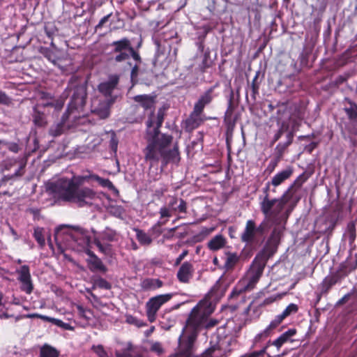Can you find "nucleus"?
<instances>
[{
	"label": "nucleus",
	"mask_w": 357,
	"mask_h": 357,
	"mask_svg": "<svg viewBox=\"0 0 357 357\" xmlns=\"http://www.w3.org/2000/svg\"><path fill=\"white\" fill-rule=\"evenodd\" d=\"M163 118L158 115V126L151 130L152 121L149 120L146 122L148 127L146 141L147 145L144 149V155L146 161L150 162L153 165L158 162L160 159L162 160L165 165L167 163L178 164L180 160V154L177 143L174 144L172 149L167 150L168 146L172 143L173 137L172 135L161 133L159 130L162 123Z\"/></svg>",
	"instance_id": "obj_1"
},
{
	"label": "nucleus",
	"mask_w": 357,
	"mask_h": 357,
	"mask_svg": "<svg viewBox=\"0 0 357 357\" xmlns=\"http://www.w3.org/2000/svg\"><path fill=\"white\" fill-rule=\"evenodd\" d=\"M48 190L54 197L63 201L77 204L84 206L91 204L96 197V192L89 188H79L73 181L61 178L51 182L47 185Z\"/></svg>",
	"instance_id": "obj_2"
},
{
	"label": "nucleus",
	"mask_w": 357,
	"mask_h": 357,
	"mask_svg": "<svg viewBox=\"0 0 357 357\" xmlns=\"http://www.w3.org/2000/svg\"><path fill=\"white\" fill-rule=\"evenodd\" d=\"M303 181L299 178L294 181L285 192L278 199H271L270 195H265L261 198L260 208L265 217L273 224H280L282 217H279L285 204L291 199L296 189L299 188Z\"/></svg>",
	"instance_id": "obj_3"
},
{
	"label": "nucleus",
	"mask_w": 357,
	"mask_h": 357,
	"mask_svg": "<svg viewBox=\"0 0 357 357\" xmlns=\"http://www.w3.org/2000/svg\"><path fill=\"white\" fill-rule=\"evenodd\" d=\"M54 239L61 252L63 251L62 244L72 249L75 248V244L84 248L91 241L85 229L79 227H70L67 225H61L56 229Z\"/></svg>",
	"instance_id": "obj_4"
},
{
	"label": "nucleus",
	"mask_w": 357,
	"mask_h": 357,
	"mask_svg": "<svg viewBox=\"0 0 357 357\" xmlns=\"http://www.w3.org/2000/svg\"><path fill=\"white\" fill-rule=\"evenodd\" d=\"M214 307L211 302L204 299L200 301L194 307L187 320V327L194 331H198L201 328H211L218 324L215 319H209L208 317L213 313Z\"/></svg>",
	"instance_id": "obj_5"
},
{
	"label": "nucleus",
	"mask_w": 357,
	"mask_h": 357,
	"mask_svg": "<svg viewBox=\"0 0 357 357\" xmlns=\"http://www.w3.org/2000/svg\"><path fill=\"white\" fill-rule=\"evenodd\" d=\"M264 267L265 263L264 261L255 259L245 277L234 288L230 297L235 298L245 291L252 290L261 277Z\"/></svg>",
	"instance_id": "obj_6"
},
{
	"label": "nucleus",
	"mask_w": 357,
	"mask_h": 357,
	"mask_svg": "<svg viewBox=\"0 0 357 357\" xmlns=\"http://www.w3.org/2000/svg\"><path fill=\"white\" fill-rule=\"evenodd\" d=\"M265 229V222H262L259 225L257 226L256 222L253 220H248L245 223L243 232L241 234V240L247 245L257 243L264 235Z\"/></svg>",
	"instance_id": "obj_7"
},
{
	"label": "nucleus",
	"mask_w": 357,
	"mask_h": 357,
	"mask_svg": "<svg viewBox=\"0 0 357 357\" xmlns=\"http://www.w3.org/2000/svg\"><path fill=\"white\" fill-rule=\"evenodd\" d=\"M113 47L112 54H114L112 59L118 63L123 62L129 59V52L132 50L131 43L127 38L116 40L110 44Z\"/></svg>",
	"instance_id": "obj_8"
},
{
	"label": "nucleus",
	"mask_w": 357,
	"mask_h": 357,
	"mask_svg": "<svg viewBox=\"0 0 357 357\" xmlns=\"http://www.w3.org/2000/svg\"><path fill=\"white\" fill-rule=\"evenodd\" d=\"M86 98V86L85 83L76 86L68 105L67 113L72 114L75 110L81 111L84 107Z\"/></svg>",
	"instance_id": "obj_9"
},
{
	"label": "nucleus",
	"mask_w": 357,
	"mask_h": 357,
	"mask_svg": "<svg viewBox=\"0 0 357 357\" xmlns=\"http://www.w3.org/2000/svg\"><path fill=\"white\" fill-rule=\"evenodd\" d=\"M172 294H160L152 297L146 303V313L150 321H153L160 307L172 298Z\"/></svg>",
	"instance_id": "obj_10"
},
{
	"label": "nucleus",
	"mask_w": 357,
	"mask_h": 357,
	"mask_svg": "<svg viewBox=\"0 0 357 357\" xmlns=\"http://www.w3.org/2000/svg\"><path fill=\"white\" fill-rule=\"evenodd\" d=\"M17 272L19 274L18 280L22 283V291L26 292L27 294H30L33 291V285L31 281L29 266L24 265L21 266Z\"/></svg>",
	"instance_id": "obj_11"
},
{
	"label": "nucleus",
	"mask_w": 357,
	"mask_h": 357,
	"mask_svg": "<svg viewBox=\"0 0 357 357\" xmlns=\"http://www.w3.org/2000/svg\"><path fill=\"white\" fill-rule=\"evenodd\" d=\"M348 103L349 106L344 109L350 121L347 129L350 133L357 135V105L351 100H348Z\"/></svg>",
	"instance_id": "obj_12"
},
{
	"label": "nucleus",
	"mask_w": 357,
	"mask_h": 357,
	"mask_svg": "<svg viewBox=\"0 0 357 357\" xmlns=\"http://www.w3.org/2000/svg\"><path fill=\"white\" fill-rule=\"evenodd\" d=\"M197 338V331L192 329L186 340L180 344V353L176 357H191L193 344Z\"/></svg>",
	"instance_id": "obj_13"
},
{
	"label": "nucleus",
	"mask_w": 357,
	"mask_h": 357,
	"mask_svg": "<svg viewBox=\"0 0 357 357\" xmlns=\"http://www.w3.org/2000/svg\"><path fill=\"white\" fill-rule=\"evenodd\" d=\"M114 101L115 98H109L107 99L100 98L98 105H94V109L93 111L100 119H106L109 116V109Z\"/></svg>",
	"instance_id": "obj_14"
},
{
	"label": "nucleus",
	"mask_w": 357,
	"mask_h": 357,
	"mask_svg": "<svg viewBox=\"0 0 357 357\" xmlns=\"http://www.w3.org/2000/svg\"><path fill=\"white\" fill-rule=\"evenodd\" d=\"M26 165V160L24 158L9 159L5 162V169H11L12 167H16L15 170L11 178L20 177L24 174V168Z\"/></svg>",
	"instance_id": "obj_15"
},
{
	"label": "nucleus",
	"mask_w": 357,
	"mask_h": 357,
	"mask_svg": "<svg viewBox=\"0 0 357 357\" xmlns=\"http://www.w3.org/2000/svg\"><path fill=\"white\" fill-rule=\"evenodd\" d=\"M119 78L117 76L112 77L108 81L99 84L98 90L104 96L102 98L107 99L114 98L112 93L117 86Z\"/></svg>",
	"instance_id": "obj_16"
},
{
	"label": "nucleus",
	"mask_w": 357,
	"mask_h": 357,
	"mask_svg": "<svg viewBox=\"0 0 357 357\" xmlns=\"http://www.w3.org/2000/svg\"><path fill=\"white\" fill-rule=\"evenodd\" d=\"M274 225L275 226L267 242V247H271L272 252H275L276 250L284 229V225L281 222L280 224Z\"/></svg>",
	"instance_id": "obj_17"
},
{
	"label": "nucleus",
	"mask_w": 357,
	"mask_h": 357,
	"mask_svg": "<svg viewBox=\"0 0 357 357\" xmlns=\"http://www.w3.org/2000/svg\"><path fill=\"white\" fill-rule=\"evenodd\" d=\"M193 273V265L188 261H185L179 268L176 276L181 282L188 283L192 278Z\"/></svg>",
	"instance_id": "obj_18"
},
{
	"label": "nucleus",
	"mask_w": 357,
	"mask_h": 357,
	"mask_svg": "<svg viewBox=\"0 0 357 357\" xmlns=\"http://www.w3.org/2000/svg\"><path fill=\"white\" fill-rule=\"evenodd\" d=\"M296 333V330L294 328H291L283 333L280 336H279L276 340L271 342L269 340L266 345H268V347L271 345L276 347L277 350L279 351L282 346L287 342H291V337L294 336Z\"/></svg>",
	"instance_id": "obj_19"
},
{
	"label": "nucleus",
	"mask_w": 357,
	"mask_h": 357,
	"mask_svg": "<svg viewBox=\"0 0 357 357\" xmlns=\"http://www.w3.org/2000/svg\"><path fill=\"white\" fill-rule=\"evenodd\" d=\"M278 327V326L272 320L264 331L256 335L254 338V344L261 342L271 336Z\"/></svg>",
	"instance_id": "obj_20"
},
{
	"label": "nucleus",
	"mask_w": 357,
	"mask_h": 357,
	"mask_svg": "<svg viewBox=\"0 0 357 357\" xmlns=\"http://www.w3.org/2000/svg\"><path fill=\"white\" fill-rule=\"evenodd\" d=\"M100 241L108 242H116L120 238V234L115 229L109 227H106L101 232L99 233Z\"/></svg>",
	"instance_id": "obj_21"
},
{
	"label": "nucleus",
	"mask_w": 357,
	"mask_h": 357,
	"mask_svg": "<svg viewBox=\"0 0 357 357\" xmlns=\"http://www.w3.org/2000/svg\"><path fill=\"white\" fill-rule=\"evenodd\" d=\"M226 243V238L222 234H218L208 241L207 247L211 251H217L223 248Z\"/></svg>",
	"instance_id": "obj_22"
},
{
	"label": "nucleus",
	"mask_w": 357,
	"mask_h": 357,
	"mask_svg": "<svg viewBox=\"0 0 357 357\" xmlns=\"http://www.w3.org/2000/svg\"><path fill=\"white\" fill-rule=\"evenodd\" d=\"M167 206L173 212L185 213L186 212V203L182 199H178L175 197H171L170 200L167 204Z\"/></svg>",
	"instance_id": "obj_23"
},
{
	"label": "nucleus",
	"mask_w": 357,
	"mask_h": 357,
	"mask_svg": "<svg viewBox=\"0 0 357 357\" xmlns=\"http://www.w3.org/2000/svg\"><path fill=\"white\" fill-rule=\"evenodd\" d=\"M341 280L340 273H335L326 276L321 283V291L328 292V290Z\"/></svg>",
	"instance_id": "obj_24"
},
{
	"label": "nucleus",
	"mask_w": 357,
	"mask_h": 357,
	"mask_svg": "<svg viewBox=\"0 0 357 357\" xmlns=\"http://www.w3.org/2000/svg\"><path fill=\"white\" fill-rule=\"evenodd\" d=\"M298 307L296 304L294 303H290L284 310L283 312L277 315L273 321L279 326L283 320L290 316L291 314H295L298 312Z\"/></svg>",
	"instance_id": "obj_25"
},
{
	"label": "nucleus",
	"mask_w": 357,
	"mask_h": 357,
	"mask_svg": "<svg viewBox=\"0 0 357 357\" xmlns=\"http://www.w3.org/2000/svg\"><path fill=\"white\" fill-rule=\"evenodd\" d=\"M133 99L145 110L151 109L154 106V98L150 95H138L135 96Z\"/></svg>",
	"instance_id": "obj_26"
},
{
	"label": "nucleus",
	"mask_w": 357,
	"mask_h": 357,
	"mask_svg": "<svg viewBox=\"0 0 357 357\" xmlns=\"http://www.w3.org/2000/svg\"><path fill=\"white\" fill-rule=\"evenodd\" d=\"M293 171L291 168L285 169L277 174H275L271 179V185L276 187L282 183L284 181L288 179L292 174Z\"/></svg>",
	"instance_id": "obj_27"
},
{
	"label": "nucleus",
	"mask_w": 357,
	"mask_h": 357,
	"mask_svg": "<svg viewBox=\"0 0 357 357\" xmlns=\"http://www.w3.org/2000/svg\"><path fill=\"white\" fill-rule=\"evenodd\" d=\"M163 285V282L160 279L146 278L141 282L142 288L145 291L155 290Z\"/></svg>",
	"instance_id": "obj_28"
},
{
	"label": "nucleus",
	"mask_w": 357,
	"mask_h": 357,
	"mask_svg": "<svg viewBox=\"0 0 357 357\" xmlns=\"http://www.w3.org/2000/svg\"><path fill=\"white\" fill-rule=\"evenodd\" d=\"M68 118V114H64L62 116L61 122L54 124L51 126L49 131L50 134L53 137H57L61 135L66 129L65 124Z\"/></svg>",
	"instance_id": "obj_29"
},
{
	"label": "nucleus",
	"mask_w": 357,
	"mask_h": 357,
	"mask_svg": "<svg viewBox=\"0 0 357 357\" xmlns=\"http://www.w3.org/2000/svg\"><path fill=\"white\" fill-rule=\"evenodd\" d=\"M59 351L48 344H45L40 348L39 357H59Z\"/></svg>",
	"instance_id": "obj_30"
},
{
	"label": "nucleus",
	"mask_w": 357,
	"mask_h": 357,
	"mask_svg": "<svg viewBox=\"0 0 357 357\" xmlns=\"http://www.w3.org/2000/svg\"><path fill=\"white\" fill-rule=\"evenodd\" d=\"M91 233L93 234V242L97 246L100 252L105 255H108L111 251V245L109 244H104L101 243L100 235L98 236V232L93 228L91 229Z\"/></svg>",
	"instance_id": "obj_31"
},
{
	"label": "nucleus",
	"mask_w": 357,
	"mask_h": 357,
	"mask_svg": "<svg viewBox=\"0 0 357 357\" xmlns=\"http://www.w3.org/2000/svg\"><path fill=\"white\" fill-rule=\"evenodd\" d=\"M202 122L199 114L192 112L190 116L185 120L186 129L192 130L197 128Z\"/></svg>",
	"instance_id": "obj_32"
},
{
	"label": "nucleus",
	"mask_w": 357,
	"mask_h": 357,
	"mask_svg": "<svg viewBox=\"0 0 357 357\" xmlns=\"http://www.w3.org/2000/svg\"><path fill=\"white\" fill-rule=\"evenodd\" d=\"M239 261V257L236 253L228 252L226 254V259L224 267L227 271L232 270Z\"/></svg>",
	"instance_id": "obj_33"
},
{
	"label": "nucleus",
	"mask_w": 357,
	"mask_h": 357,
	"mask_svg": "<svg viewBox=\"0 0 357 357\" xmlns=\"http://www.w3.org/2000/svg\"><path fill=\"white\" fill-rule=\"evenodd\" d=\"M287 142L284 143H279L275 150L278 154V159H280L282 157V155L287 148L292 143L294 135L292 132H288L287 134Z\"/></svg>",
	"instance_id": "obj_34"
},
{
	"label": "nucleus",
	"mask_w": 357,
	"mask_h": 357,
	"mask_svg": "<svg viewBox=\"0 0 357 357\" xmlns=\"http://www.w3.org/2000/svg\"><path fill=\"white\" fill-rule=\"evenodd\" d=\"M88 263L89 264V268L92 271H100L102 272H105L107 271V268L103 264L101 259L97 256H94L93 258L89 259Z\"/></svg>",
	"instance_id": "obj_35"
},
{
	"label": "nucleus",
	"mask_w": 357,
	"mask_h": 357,
	"mask_svg": "<svg viewBox=\"0 0 357 357\" xmlns=\"http://www.w3.org/2000/svg\"><path fill=\"white\" fill-rule=\"evenodd\" d=\"M134 231L136 232L137 241L142 245H149L152 243L151 237L143 230L135 228Z\"/></svg>",
	"instance_id": "obj_36"
},
{
	"label": "nucleus",
	"mask_w": 357,
	"mask_h": 357,
	"mask_svg": "<svg viewBox=\"0 0 357 357\" xmlns=\"http://www.w3.org/2000/svg\"><path fill=\"white\" fill-rule=\"evenodd\" d=\"M172 212H173L168 206H163L160 208L159 213L160 215V220L158 222L157 225L161 226L167 222V219L172 216Z\"/></svg>",
	"instance_id": "obj_37"
},
{
	"label": "nucleus",
	"mask_w": 357,
	"mask_h": 357,
	"mask_svg": "<svg viewBox=\"0 0 357 357\" xmlns=\"http://www.w3.org/2000/svg\"><path fill=\"white\" fill-rule=\"evenodd\" d=\"M40 53L54 65L56 64V62L59 60V57L57 56L55 52L49 48L43 47L41 48Z\"/></svg>",
	"instance_id": "obj_38"
},
{
	"label": "nucleus",
	"mask_w": 357,
	"mask_h": 357,
	"mask_svg": "<svg viewBox=\"0 0 357 357\" xmlns=\"http://www.w3.org/2000/svg\"><path fill=\"white\" fill-rule=\"evenodd\" d=\"M34 238L40 247H43L45 244V236L43 235V229L37 227L34 229Z\"/></svg>",
	"instance_id": "obj_39"
},
{
	"label": "nucleus",
	"mask_w": 357,
	"mask_h": 357,
	"mask_svg": "<svg viewBox=\"0 0 357 357\" xmlns=\"http://www.w3.org/2000/svg\"><path fill=\"white\" fill-rule=\"evenodd\" d=\"M268 349V345H266L259 351H253L251 353H247L243 355H242L240 357H262L264 354L266 353V350Z\"/></svg>",
	"instance_id": "obj_40"
},
{
	"label": "nucleus",
	"mask_w": 357,
	"mask_h": 357,
	"mask_svg": "<svg viewBox=\"0 0 357 357\" xmlns=\"http://www.w3.org/2000/svg\"><path fill=\"white\" fill-rule=\"evenodd\" d=\"M95 285L99 288L104 289H109L111 288L110 284L105 279L99 278L95 281Z\"/></svg>",
	"instance_id": "obj_41"
},
{
	"label": "nucleus",
	"mask_w": 357,
	"mask_h": 357,
	"mask_svg": "<svg viewBox=\"0 0 357 357\" xmlns=\"http://www.w3.org/2000/svg\"><path fill=\"white\" fill-rule=\"evenodd\" d=\"M93 350L99 357H108L107 353L102 345L93 346Z\"/></svg>",
	"instance_id": "obj_42"
},
{
	"label": "nucleus",
	"mask_w": 357,
	"mask_h": 357,
	"mask_svg": "<svg viewBox=\"0 0 357 357\" xmlns=\"http://www.w3.org/2000/svg\"><path fill=\"white\" fill-rule=\"evenodd\" d=\"M151 351L157 353L158 355L162 354L164 351L162 344L158 342L151 343Z\"/></svg>",
	"instance_id": "obj_43"
},
{
	"label": "nucleus",
	"mask_w": 357,
	"mask_h": 357,
	"mask_svg": "<svg viewBox=\"0 0 357 357\" xmlns=\"http://www.w3.org/2000/svg\"><path fill=\"white\" fill-rule=\"evenodd\" d=\"M287 130H288V126H285L284 123H282V125L281 126V127L280 128L278 131L275 134V135L273 137V142H277L281 137L282 134L285 131H287Z\"/></svg>",
	"instance_id": "obj_44"
},
{
	"label": "nucleus",
	"mask_w": 357,
	"mask_h": 357,
	"mask_svg": "<svg viewBox=\"0 0 357 357\" xmlns=\"http://www.w3.org/2000/svg\"><path fill=\"white\" fill-rule=\"evenodd\" d=\"M98 183L102 187L107 188L109 189H112L114 188L113 183L108 178H104L100 177Z\"/></svg>",
	"instance_id": "obj_45"
},
{
	"label": "nucleus",
	"mask_w": 357,
	"mask_h": 357,
	"mask_svg": "<svg viewBox=\"0 0 357 357\" xmlns=\"http://www.w3.org/2000/svg\"><path fill=\"white\" fill-rule=\"evenodd\" d=\"M126 321L128 324L135 325L138 327H140L142 326V324L141 323V321L139 320H138L136 317H135L132 315L127 316Z\"/></svg>",
	"instance_id": "obj_46"
},
{
	"label": "nucleus",
	"mask_w": 357,
	"mask_h": 357,
	"mask_svg": "<svg viewBox=\"0 0 357 357\" xmlns=\"http://www.w3.org/2000/svg\"><path fill=\"white\" fill-rule=\"evenodd\" d=\"M118 142H118V139H117V138L116 137L115 133L112 132L109 144H110V147H111L112 150L115 151V152L117 150Z\"/></svg>",
	"instance_id": "obj_47"
},
{
	"label": "nucleus",
	"mask_w": 357,
	"mask_h": 357,
	"mask_svg": "<svg viewBox=\"0 0 357 357\" xmlns=\"http://www.w3.org/2000/svg\"><path fill=\"white\" fill-rule=\"evenodd\" d=\"M211 96L210 93H206L204 96H202L199 99V102L202 103L204 106L208 104L211 101Z\"/></svg>",
	"instance_id": "obj_48"
},
{
	"label": "nucleus",
	"mask_w": 357,
	"mask_h": 357,
	"mask_svg": "<svg viewBox=\"0 0 357 357\" xmlns=\"http://www.w3.org/2000/svg\"><path fill=\"white\" fill-rule=\"evenodd\" d=\"M155 45H157L156 56L159 59L162 55L165 54V50L158 41H155Z\"/></svg>",
	"instance_id": "obj_49"
},
{
	"label": "nucleus",
	"mask_w": 357,
	"mask_h": 357,
	"mask_svg": "<svg viewBox=\"0 0 357 357\" xmlns=\"http://www.w3.org/2000/svg\"><path fill=\"white\" fill-rule=\"evenodd\" d=\"M204 107L205 106L202 103L197 101L195 105L194 109H193L192 112L201 115Z\"/></svg>",
	"instance_id": "obj_50"
},
{
	"label": "nucleus",
	"mask_w": 357,
	"mask_h": 357,
	"mask_svg": "<svg viewBox=\"0 0 357 357\" xmlns=\"http://www.w3.org/2000/svg\"><path fill=\"white\" fill-rule=\"evenodd\" d=\"M132 56L133 59L137 63H141V57L138 52H137L134 48L132 47V50H130L129 52V57Z\"/></svg>",
	"instance_id": "obj_51"
},
{
	"label": "nucleus",
	"mask_w": 357,
	"mask_h": 357,
	"mask_svg": "<svg viewBox=\"0 0 357 357\" xmlns=\"http://www.w3.org/2000/svg\"><path fill=\"white\" fill-rule=\"evenodd\" d=\"M293 208H289L283 214H280L279 215V217H282L281 218V223L284 225H285L286 224V222H287V220L290 214V213L291 212Z\"/></svg>",
	"instance_id": "obj_52"
},
{
	"label": "nucleus",
	"mask_w": 357,
	"mask_h": 357,
	"mask_svg": "<svg viewBox=\"0 0 357 357\" xmlns=\"http://www.w3.org/2000/svg\"><path fill=\"white\" fill-rule=\"evenodd\" d=\"M26 317L28 318L39 317L43 320H47V321H54L55 320V319H54V318H50L47 316L40 315L38 314H29L26 315Z\"/></svg>",
	"instance_id": "obj_53"
},
{
	"label": "nucleus",
	"mask_w": 357,
	"mask_h": 357,
	"mask_svg": "<svg viewBox=\"0 0 357 357\" xmlns=\"http://www.w3.org/2000/svg\"><path fill=\"white\" fill-rule=\"evenodd\" d=\"M116 357H143L142 355L140 354H136V355H132L131 354H130L128 351H123V352H116Z\"/></svg>",
	"instance_id": "obj_54"
},
{
	"label": "nucleus",
	"mask_w": 357,
	"mask_h": 357,
	"mask_svg": "<svg viewBox=\"0 0 357 357\" xmlns=\"http://www.w3.org/2000/svg\"><path fill=\"white\" fill-rule=\"evenodd\" d=\"M70 181H73V183L78 187H79L80 185H82L84 181H86V177H84V176H77L73 177V179H70Z\"/></svg>",
	"instance_id": "obj_55"
},
{
	"label": "nucleus",
	"mask_w": 357,
	"mask_h": 357,
	"mask_svg": "<svg viewBox=\"0 0 357 357\" xmlns=\"http://www.w3.org/2000/svg\"><path fill=\"white\" fill-rule=\"evenodd\" d=\"M9 102V98L4 92L0 91V104L8 105Z\"/></svg>",
	"instance_id": "obj_56"
},
{
	"label": "nucleus",
	"mask_w": 357,
	"mask_h": 357,
	"mask_svg": "<svg viewBox=\"0 0 357 357\" xmlns=\"http://www.w3.org/2000/svg\"><path fill=\"white\" fill-rule=\"evenodd\" d=\"M188 251L187 250H183V252L176 258L175 261V264H180L182 260L188 255Z\"/></svg>",
	"instance_id": "obj_57"
},
{
	"label": "nucleus",
	"mask_w": 357,
	"mask_h": 357,
	"mask_svg": "<svg viewBox=\"0 0 357 357\" xmlns=\"http://www.w3.org/2000/svg\"><path fill=\"white\" fill-rule=\"evenodd\" d=\"M110 16H111V14H109V15L103 17L100 20L99 23L96 25V29H98L102 28V26L104 25V24H105L108 21Z\"/></svg>",
	"instance_id": "obj_58"
},
{
	"label": "nucleus",
	"mask_w": 357,
	"mask_h": 357,
	"mask_svg": "<svg viewBox=\"0 0 357 357\" xmlns=\"http://www.w3.org/2000/svg\"><path fill=\"white\" fill-rule=\"evenodd\" d=\"M257 79V75L255 77V78L253 79L252 82V89L253 93H257L258 91V89H259L258 85L256 84Z\"/></svg>",
	"instance_id": "obj_59"
},
{
	"label": "nucleus",
	"mask_w": 357,
	"mask_h": 357,
	"mask_svg": "<svg viewBox=\"0 0 357 357\" xmlns=\"http://www.w3.org/2000/svg\"><path fill=\"white\" fill-rule=\"evenodd\" d=\"M271 185V181L266 183V186L263 189L264 196H265L266 195H270L268 192H269V190H270Z\"/></svg>",
	"instance_id": "obj_60"
},
{
	"label": "nucleus",
	"mask_w": 357,
	"mask_h": 357,
	"mask_svg": "<svg viewBox=\"0 0 357 357\" xmlns=\"http://www.w3.org/2000/svg\"><path fill=\"white\" fill-rule=\"evenodd\" d=\"M9 150L14 152L17 153L19 151L18 145L16 144H12L9 146Z\"/></svg>",
	"instance_id": "obj_61"
},
{
	"label": "nucleus",
	"mask_w": 357,
	"mask_h": 357,
	"mask_svg": "<svg viewBox=\"0 0 357 357\" xmlns=\"http://www.w3.org/2000/svg\"><path fill=\"white\" fill-rule=\"evenodd\" d=\"M137 72H138V65L137 63H136L132 68V70H131V76L132 77H134V76H137Z\"/></svg>",
	"instance_id": "obj_62"
},
{
	"label": "nucleus",
	"mask_w": 357,
	"mask_h": 357,
	"mask_svg": "<svg viewBox=\"0 0 357 357\" xmlns=\"http://www.w3.org/2000/svg\"><path fill=\"white\" fill-rule=\"evenodd\" d=\"M348 227H349V231H350L351 237L352 238H354V236H355V234H354V233H355L354 225L353 224H349Z\"/></svg>",
	"instance_id": "obj_63"
},
{
	"label": "nucleus",
	"mask_w": 357,
	"mask_h": 357,
	"mask_svg": "<svg viewBox=\"0 0 357 357\" xmlns=\"http://www.w3.org/2000/svg\"><path fill=\"white\" fill-rule=\"evenodd\" d=\"M77 311L79 312V314L81 315V316H84V309L82 306L81 305H77Z\"/></svg>",
	"instance_id": "obj_64"
}]
</instances>
